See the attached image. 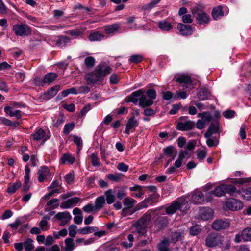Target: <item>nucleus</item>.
<instances>
[{
  "mask_svg": "<svg viewBox=\"0 0 251 251\" xmlns=\"http://www.w3.org/2000/svg\"><path fill=\"white\" fill-rule=\"evenodd\" d=\"M112 70L110 66L104 64L99 65L93 72L88 74L86 80L89 85L94 84L111 73Z\"/></svg>",
  "mask_w": 251,
  "mask_h": 251,
  "instance_id": "1",
  "label": "nucleus"
},
{
  "mask_svg": "<svg viewBox=\"0 0 251 251\" xmlns=\"http://www.w3.org/2000/svg\"><path fill=\"white\" fill-rule=\"evenodd\" d=\"M151 219V215L149 211L144 214L134 225L138 233L143 235L146 232L147 226Z\"/></svg>",
  "mask_w": 251,
  "mask_h": 251,
  "instance_id": "2",
  "label": "nucleus"
},
{
  "mask_svg": "<svg viewBox=\"0 0 251 251\" xmlns=\"http://www.w3.org/2000/svg\"><path fill=\"white\" fill-rule=\"evenodd\" d=\"M192 14L196 17L197 23L200 25L207 24L209 18L207 14L198 8H194L192 10Z\"/></svg>",
  "mask_w": 251,
  "mask_h": 251,
  "instance_id": "3",
  "label": "nucleus"
},
{
  "mask_svg": "<svg viewBox=\"0 0 251 251\" xmlns=\"http://www.w3.org/2000/svg\"><path fill=\"white\" fill-rule=\"evenodd\" d=\"M13 31L17 36H27L31 33L30 27L25 24H16L13 26Z\"/></svg>",
  "mask_w": 251,
  "mask_h": 251,
  "instance_id": "4",
  "label": "nucleus"
},
{
  "mask_svg": "<svg viewBox=\"0 0 251 251\" xmlns=\"http://www.w3.org/2000/svg\"><path fill=\"white\" fill-rule=\"evenodd\" d=\"M221 242V237L216 233H210L205 239V245L208 247L217 246Z\"/></svg>",
  "mask_w": 251,
  "mask_h": 251,
  "instance_id": "5",
  "label": "nucleus"
},
{
  "mask_svg": "<svg viewBox=\"0 0 251 251\" xmlns=\"http://www.w3.org/2000/svg\"><path fill=\"white\" fill-rule=\"evenodd\" d=\"M168 223V219L166 216H158L154 221V226L156 228V232L163 230Z\"/></svg>",
  "mask_w": 251,
  "mask_h": 251,
  "instance_id": "6",
  "label": "nucleus"
},
{
  "mask_svg": "<svg viewBox=\"0 0 251 251\" xmlns=\"http://www.w3.org/2000/svg\"><path fill=\"white\" fill-rule=\"evenodd\" d=\"M226 205L228 209L233 210H239L243 208L242 202L237 199H231L226 202Z\"/></svg>",
  "mask_w": 251,
  "mask_h": 251,
  "instance_id": "7",
  "label": "nucleus"
},
{
  "mask_svg": "<svg viewBox=\"0 0 251 251\" xmlns=\"http://www.w3.org/2000/svg\"><path fill=\"white\" fill-rule=\"evenodd\" d=\"M229 223L227 220L218 219L215 220L212 225V227L216 230L225 229L228 227Z\"/></svg>",
  "mask_w": 251,
  "mask_h": 251,
  "instance_id": "8",
  "label": "nucleus"
},
{
  "mask_svg": "<svg viewBox=\"0 0 251 251\" xmlns=\"http://www.w3.org/2000/svg\"><path fill=\"white\" fill-rule=\"evenodd\" d=\"M219 123L217 120L213 121L204 133L205 138L210 137L213 133H219Z\"/></svg>",
  "mask_w": 251,
  "mask_h": 251,
  "instance_id": "9",
  "label": "nucleus"
},
{
  "mask_svg": "<svg viewBox=\"0 0 251 251\" xmlns=\"http://www.w3.org/2000/svg\"><path fill=\"white\" fill-rule=\"evenodd\" d=\"M195 123L193 121L188 120L185 122H178L176 128L180 131L191 130L194 127Z\"/></svg>",
  "mask_w": 251,
  "mask_h": 251,
  "instance_id": "10",
  "label": "nucleus"
},
{
  "mask_svg": "<svg viewBox=\"0 0 251 251\" xmlns=\"http://www.w3.org/2000/svg\"><path fill=\"white\" fill-rule=\"evenodd\" d=\"M138 122L134 116L131 117L127 121L125 133L129 134L130 131H134L135 128L138 126Z\"/></svg>",
  "mask_w": 251,
  "mask_h": 251,
  "instance_id": "11",
  "label": "nucleus"
},
{
  "mask_svg": "<svg viewBox=\"0 0 251 251\" xmlns=\"http://www.w3.org/2000/svg\"><path fill=\"white\" fill-rule=\"evenodd\" d=\"M180 33L183 36H190L192 34L193 31L192 26L179 23L177 27Z\"/></svg>",
  "mask_w": 251,
  "mask_h": 251,
  "instance_id": "12",
  "label": "nucleus"
},
{
  "mask_svg": "<svg viewBox=\"0 0 251 251\" xmlns=\"http://www.w3.org/2000/svg\"><path fill=\"white\" fill-rule=\"evenodd\" d=\"M145 90L143 89L133 92L130 95L126 98L127 102H132L136 104L139 101L138 97H140L142 94H144Z\"/></svg>",
  "mask_w": 251,
  "mask_h": 251,
  "instance_id": "13",
  "label": "nucleus"
},
{
  "mask_svg": "<svg viewBox=\"0 0 251 251\" xmlns=\"http://www.w3.org/2000/svg\"><path fill=\"white\" fill-rule=\"evenodd\" d=\"M183 234V232L181 231L170 230L169 233L171 239L170 242L175 243L177 241L181 240L184 237Z\"/></svg>",
  "mask_w": 251,
  "mask_h": 251,
  "instance_id": "14",
  "label": "nucleus"
},
{
  "mask_svg": "<svg viewBox=\"0 0 251 251\" xmlns=\"http://www.w3.org/2000/svg\"><path fill=\"white\" fill-rule=\"evenodd\" d=\"M80 200V199L79 198L76 197L69 199L66 201L62 202L60 206L62 209L70 208L78 203Z\"/></svg>",
  "mask_w": 251,
  "mask_h": 251,
  "instance_id": "15",
  "label": "nucleus"
},
{
  "mask_svg": "<svg viewBox=\"0 0 251 251\" xmlns=\"http://www.w3.org/2000/svg\"><path fill=\"white\" fill-rule=\"evenodd\" d=\"M213 214V210L209 207L202 208L200 210L199 216L203 220H208L212 217Z\"/></svg>",
  "mask_w": 251,
  "mask_h": 251,
  "instance_id": "16",
  "label": "nucleus"
},
{
  "mask_svg": "<svg viewBox=\"0 0 251 251\" xmlns=\"http://www.w3.org/2000/svg\"><path fill=\"white\" fill-rule=\"evenodd\" d=\"M182 204H180L178 201H174L166 208L165 212L167 214L172 215L174 214L177 210H181Z\"/></svg>",
  "mask_w": 251,
  "mask_h": 251,
  "instance_id": "17",
  "label": "nucleus"
},
{
  "mask_svg": "<svg viewBox=\"0 0 251 251\" xmlns=\"http://www.w3.org/2000/svg\"><path fill=\"white\" fill-rule=\"evenodd\" d=\"M147 97L144 94L140 96L139 98V105L141 107L143 108L149 107L153 104V101H152L151 99H150L149 98L147 99Z\"/></svg>",
  "mask_w": 251,
  "mask_h": 251,
  "instance_id": "18",
  "label": "nucleus"
},
{
  "mask_svg": "<svg viewBox=\"0 0 251 251\" xmlns=\"http://www.w3.org/2000/svg\"><path fill=\"white\" fill-rule=\"evenodd\" d=\"M120 27V24L116 23L108 25H106L103 27L104 32L107 34H112L115 33L118 31Z\"/></svg>",
  "mask_w": 251,
  "mask_h": 251,
  "instance_id": "19",
  "label": "nucleus"
},
{
  "mask_svg": "<svg viewBox=\"0 0 251 251\" xmlns=\"http://www.w3.org/2000/svg\"><path fill=\"white\" fill-rule=\"evenodd\" d=\"M191 201L195 204L201 203L204 201L203 193L201 191L196 192L192 194Z\"/></svg>",
  "mask_w": 251,
  "mask_h": 251,
  "instance_id": "20",
  "label": "nucleus"
},
{
  "mask_svg": "<svg viewBox=\"0 0 251 251\" xmlns=\"http://www.w3.org/2000/svg\"><path fill=\"white\" fill-rule=\"evenodd\" d=\"M50 173V170L46 166H42L40 170L38 171L39 175L38 181L39 182H43L45 177Z\"/></svg>",
  "mask_w": 251,
  "mask_h": 251,
  "instance_id": "21",
  "label": "nucleus"
},
{
  "mask_svg": "<svg viewBox=\"0 0 251 251\" xmlns=\"http://www.w3.org/2000/svg\"><path fill=\"white\" fill-rule=\"evenodd\" d=\"M170 241L167 238H164L158 245L157 249L158 251H169V245Z\"/></svg>",
  "mask_w": 251,
  "mask_h": 251,
  "instance_id": "22",
  "label": "nucleus"
},
{
  "mask_svg": "<svg viewBox=\"0 0 251 251\" xmlns=\"http://www.w3.org/2000/svg\"><path fill=\"white\" fill-rule=\"evenodd\" d=\"M105 203V199L104 196H100L96 198L95 201V208L96 212L101 209Z\"/></svg>",
  "mask_w": 251,
  "mask_h": 251,
  "instance_id": "23",
  "label": "nucleus"
},
{
  "mask_svg": "<svg viewBox=\"0 0 251 251\" xmlns=\"http://www.w3.org/2000/svg\"><path fill=\"white\" fill-rule=\"evenodd\" d=\"M12 109V107L10 106H5L4 109V112L10 116L15 117L17 119L21 118V111L19 110L13 111Z\"/></svg>",
  "mask_w": 251,
  "mask_h": 251,
  "instance_id": "24",
  "label": "nucleus"
},
{
  "mask_svg": "<svg viewBox=\"0 0 251 251\" xmlns=\"http://www.w3.org/2000/svg\"><path fill=\"white\" fill-rule=\"evenodd\" d=\"M60 85H57L52 87L44 94V98L47 99H50L54 97L60 89Z\"/></svg>",
  "mask_w": 251,
  "mask_h": 251,
  "instance_id": "25",
  "label": "nucleus"
},
{
  "mask_svg": "<svg viewBox=\"0 0 251 251\" xmlns=\"http://www.w3.org/2000/svg\"><path fill=\"white\" fill-rule=\"evenodd\" d=\"M106 197L105 201L108 204H111L115 201V196L113 189H109L104 192Z\"/></svg>",
  "mask_w": 251,
  "mask_h": 251,
  "instance_id": "26",
  "label": "nucleus"
},
{
  "mask_svg": "<svg viewBox=\"0 0 251 251\" xmlns=\"http://www.w3.org/2000/svg\"><path fill=\"white\" fill-rule=\"evenodd\" d=\"M176 78V81L179 83H184L189 85H191L192 82L190 76L188 75H180Z\"/></svg>",
  "mask_w": 251,
  "mask_h": 251,
  "instance_id": "27",
  "label": "nucleus"
},
{
  "mask_svg": "<svg viewBox=\"0 0 251 251\" xmlns=\"http://www.w3.org/2000/svg\"><path fill=\"white\" fill-rule=\"evenodd\" d=\"M65 251H72L75 248L74 240L71 238H67L65 240Z\"/></svg>",
  "mask_w": 251,
  "mask_h": 251,
  "instance_id": "28",
  "label": "nucleus"
},
{
  "mask_svg": "<svg viewBox=\"0 0 251 251\" xmlns=\"http://www.w3.org/2000/svg\"><path fill=\"white\" fill-rule=\"evenodd\" d=\"M71 39L67 36H60L56 41V45L58 47H65L68 43H69Z\"/></svg>",
  "mask_w": 251,
  "mask_h": 251,
  "instance_id": "29",
  "label": "nucleus"
},
{
  "mask_svg": "<svg viewBox=\"0 0 251 251\" xmlns=\"http://www.w3.org/2000/svg\"><path fill=\"white\" fill-rule=\"evenodd\" d=\"M32 135L34 140L36 141L44 139V141H45L48 139V137L45 138V132L41 128L37 130Z\"/></svg>",
  "mask_w": 251,
  "mask_h": 251,
  "instance_id": "30",
  "label": "nucleus"
},
{
  "mask_svg": "<svg viewBox=\"0 0 251 251\" xmlns=\"http://www.w3.org/2000/svg\"><path fill=\"white\" fill-rule=\"evenodd\" d=\"M157 25L159 28L163 31H168L172 28L171 23L165 20L159 21Z\"/></svg>",
  "mask_w": 251,
  "mask_h": 251,
  "instance_id": "31",
  "label": "nucleus"
},
{
  "mask_svg": "<svg viewBox=\"0 0 251 251\" xmlns=\"http://www.w3.org/2000/svg\"><path fill=\"white\" fill-rule=\"evenodd\" d=\"M56 74L53 73H47L44 77V81L45 84H50L54 81L57 78Z\"/></svg>",
  "mask_w": 251,
  "mask_h": 251,
  "instance_id": "32",
  "label": "nucleus"
},
{
  "mask_svg": "<svg viewBox=\"0 0 251 251\" xmlns=\"http://www.w3.org/2000/svg\"><path fill=\"white\" fill-rule=\"evenodd\" d=\"M242 239L244 241H251V227L246 228L242 230Z\"/></svg>",
  "mask_w": 251,
  "mask_h": 251,
  "instance_id": "33",
  "label": "nucleus"
},
{
  "mask_svg": "<svg viewBox=\"0 0 251 251\" xmlns=\"http://www.w3.org/2000/svg\"><path fill=\"white\" fill-rule=\"evenodd\" d=\"M114 194L116 195L117 198L121 200L126 195L125 189L123 188L115 187L113 189Z\"/></svg>",
  "mask_w": 251,
  "mask_h": 251,
  "instance_id": "34",
  "label": "nucleus"
},
{
  "mask_svg": "<svg viewBox=\"0 0 251 251\" xmlns=\"http://www.w3.org/2000/svg\"><path fill=\"white\" fill-rule=\"evenodd\" d=\"M98 230V228L96 226H86L83 228H80L78 230V232L79 233L82 234H87L91 233L94 231H96Z\"/></svg>",
  "mask_w": 251,
  "mask_h": 251,
  "instance_id": "35",
  "label": "nucleus"
},
{
  "mask_svg": "<svg viewBox=\"0 0 251 251\" xmlns=\"http://www.w3.org/2000/svg\"><path fill=\"white\" fill-rule=\"evenodd\" d=\"M213 194L217 197L224 196L226 193L225 191V184H221L216 187L213 191Z\"/></svg>",
  "mask_w": 251,
  "mask_h": 251,
  "instance_id": "36",
  "label": "nucleus"
},
{
  "mask_svg": "<svg viewBox=\"0 0 251 251\" xmlns=\"http://www.w3.org/2000/svg\"><path fill=\"white\" fill-rule=\"evenodd\" d=\"M136 203V201L133 198L127 197L123 201V204L125 207L129 208H132L134 204Z\"/></svg>",
  "mask_w": 251,
  "mask_h": 251,
  "instance_id": "37",
  "label": "nucleus"
},
{
  "mask_svg": "<svg viewBox=\"0 0 251 251\" xmlns=\"http://www.w3.org/2000/svg\"><path fill=\"white\" fill-rule=\"evenodd\" d=\"M212 17L214 19L217 20L220 17L223 16V12L222 11V7L219 6L216 8H214L212 12Z\"/></svg>",
  "mask_w": 251,
  "mask_h": 251,
  "instance_id": "38",
  "label": "nucleus"
},
{
  "mask_svg": "<svg viewBox=\"0 0 251 251\" xmlns=\"http://www.w3.org/2000/svg\"><path fill=\"white\" fill-rule=\"evenodd\" d=\"M225 191L226 193H228L230 196H234V193L235 192L240 193V191H237L236 187L232 184H225Z\"/></svg>",
  "mask_w": 251,
  "mask_h": 251,
  "instance_id": "39",
  "label": "nucleus"
},
{
  "mask_svg": "<svg viewBox=\"0 0 251 251\" xmlns=\"http://www.w3.org/2000/svg\"><path fill=\"white\" fill-rule=\"evenodd\" d=\"M21 186V183L19 181H17L14 183H10L7 189V192L9 193H14L17 189H18Z\"/></svg>",
  "mask_w": 251,
  "mask_h": 251,
  "instance_id": "40",
  "label": "nucleus"
},
{
  "mask_svg": "<svg viewBox=\"0 0 251 251\" xmlns=\"http://www.w3.org/2000/svg\"><path fill=\"white\" fill-rule=\"evenodd\" d=\"M208 94V89L206 88H202L198 93V98L201 100H204L207 99Z\"/></svg>",
  "mask_w": 251,
  "mask_h": 251,
  "instance_id": "41",
  "label": "nucleus"
},
{
  "mask_svg": "<svg viewBox=\"0 0 251 251\" xmlns=\"http://www.w3.org/2000/svg\"><path fill=\"white\" fill-rule=\"evenodd\" d=\"M55 217L59 220H71L72 218V216L70 214V213L68 211H65L64 212H58L57 213Z\"/></svg>",
  "mask_w": 251,
  "mask_h": 251,
  "instance_id": "42",
  "label": "nucleus"
},
{
  "mask_svg": "<svg viewBox=\"0 0 251 251\" xmlns=\"http://www.w3.org/2000/svg\"><path fill=\"white\" fill-rule=\"evenodd\" d=\"M73 138L74 143L76 145L77 149L78 151H79L82 148L83 141L82 139L80 137L76 135H72Z\"/></svg>",
  "mask_w": 251,
  "mask_h": 251,
  "instance_id": "43",
  "label": "nucleus"
},
{
  "mask_svg": "<svg viewBox=\"0 0 251 251\" xmlns=\"http://www.w3.org/2000/svg\"><path fill=\"white\" fill-rule=\"evenodd\" d=\"M104 37V35L100 32H96L91 34L89 36V39L91 41H100Z\"/></svg>",
  "mask_w": 251,
  "mask_h": 251,
  "instance_id": "44",
  "label": "nucleus"
},
{
  "mask_svg": "<svg viewBox=\"0 0 251 251\" xmlns=\"http://www.w3.org/2000/svg\"><path fill=\"white\" fill-rule=\"evenodd\" d=\"M33 241L31 238H27L23 243L24 246L26 251H31L32 250L34 246L33 244Z\"/></svg>",
  "mask_w": 251,
  "mask_h": 251,
  "instance_id": "45",
  "label": "nucleus"
},
{
  "mask_svg": "<svg viewBox=\"0 0 251 251\" xmlns=\"http://www.w3.org/2000/svg\"><path fill=\"white\" fill-rule=\"evenodd\" d=\"M161 0H152L150 3L142 6V9L150 10L154 8Z\"/></svg>",
  "mask_w": 251,
  "mask_h": 251,
  "instance_id": "46",
  "label": "nucleus"
},
{
  "mask_svg": "<svg viewBox=\"0 0 251 251\" xmlns=\"http://www.w3.org/2000/svg\"><path fill=\"white\" fill-rule=\"evenodd\" d=\"M62 163L65 164L67 162L73 164L75 161V158L71 155L68 154H64L61 158Z\"/></svg>",
  "mask_w": 251,
  "mask_h": 251,
  "instance_id": "47",
  "label": "nucleus"
},
{
  "mask_svg": "<svg viewBox=\"0 0 251 251\" xmlns=\"http://www.w3.org/2000/svg\"><path fill=\"white\" fill-rule=\"evenodd\" d=\"M95 59L93 57L89 56L86 57L84 60V63L87 68H92L94 66Z\"/></svg>",
  "mask_w": 251,
  "mask_h": 251,
  "instance_id": "48",
  "label": "nucleus"
},
{
  "mask_svg": "<svg viewBox=\"0 0 251 251\" xmlns=\"http://www.w3.org/2000/svg\"><path fill=\"white\" fill-rule=\"evenodd\" d=\"M34 251H60V249L57 245H54L51 248L47 249L44 247L40 246Z\"/></svg>",
  "mask_w": 251,
  "mask_h": 251,
  "instance_id": "49",
  "label": "nucleus"
},
{
  "mask_svg": "<svg viewBox=\"0 0 251 251\" xmlns=\"http://www.w3.org/2000/svg\"><path fill=\"white\" fill-rule=\"evenodd\" d=\"M152 202L153 201H151V199L149 196L142 202L139 203L138 204V206L139 207V209L146 208L149 204H151Z\"/></svg>",
  "mask_w": 251,
  "mask_h": 251,
  "instance_id": "50",
  "label": "nucleus"
},
{
  "mask_svg": "<svg viewBox=\"0 0 251 251\" xmlns=\"http://www.w3.org/2000/svg\"><path fill=\"white\" fill-rule=\"evenodd\" d=\"M75 127V124L74 122L66 124L64 126L63 129V133L65 135H68Z\"/></svg>",
  "mask_w": 251,
  "mask_h": 251,
  "instance_id": "51",
  "label": "nucleus"
},
{
  "mask_svg": "<svg viewBox=\"0 0 251 251\" xmlns=\"http://www.w3.org/2000/svg\"><path fill=\"white\" fill-rule=\"evenodd\" d=\"M143 57L141 55H133L130 56L129 61L134 63H139L143 61Z\"/></svg>",
  "mask_w": 251,
  "mask_h": 251,
  "instance_id": "52",
  "label": "nucleus"
},
{
  "mask_svg": "<svg viewBox=\"0 0 251 251\" xmlns=\"http://www.w3.org/2000/svg\"><path fill=\"white\" fill-rule=\"evenodd\" d=\"M91 163L93 166H100V162L97 155L95 153H92L91 155Z\"/></svg>",
  "mask_w": 251,
  "mask_h": 251,
  "instance_id": "53",
  "label": "nucleus"
},
{
  "mask_svg": "<svg viewBox=\"0 0 251 251\" xmlns=\"http://www.w3.org/2000/svg\"><path fill=\"white\" fill-rule=\"evenodd\" d=\"M175 151V149L173 146H168L163 149L164 153L167 156H172L174 155V152Z\"/></svg>",
  "mask_w": 251,
  "mask_h": 251,
  "instance_id": "54",
  "label": "nucleus"
},
{
  "mask_svg": "<svg viewBox=\"0 0 251 251\" xmlns=\"http://www.w3.org/2000/svg\"><path fill=\"white\" fill-rule=\"evenodd\" d=\"M58 201V199L56 198L52 199L47 202V205L48 206H51V208L54 209L59 206V204L57 203Z\"/></svg>",
  "mask_w": 251,
  "mask_h": 251,
  "instance_id": "55",
  "label": "nucleus"
},
{
  "mask_svg": "<svg viewBox=\"0 0 251 251\" xmlns=\"http://www.w3.org/2000/svg\"><path fill=\"white\" fill-rule=\"evenodd\" d=\"M146 95L150 99H151L152 101L156 98V92L153 89H150L148 90L146 92Z\"/></svg>",
  "mask_w": 251,
  "mask_h": 251,
  "instance_id": "56",
  "label": "nucleus"
},
{
  "mask_svg": "<svg viewBox=\"0 0 251 251\" xmlns=\"http://www.w3.org/2000/svg\"><path fill=\"white\" fill-rule=\"evenodd\" d=\"M201 228L198 226H195L190 229V233L193 236L198 235L201 232Z\"/></svg>",
  "mask_w": 251,
  "mask_h": 251,
  "instance_id": "57",
  "label": "nucleus"
},
{
  "mask_svg": "<svg viewBox=\"0 0 251 251\" xmlns=\"http://www.w3.org/2000/svg\"><path fill=\"white\" fill-rule=\"evenodd\" d=\"M77 226L75 225H71L69 227V235L71 237H75L76 234V230Z\"/></svg>",
  "mask_w": 251,
  "mask_h": 251,
  "instance_id": "58",
  "label": "nucleus"
},
{
  "mask_svg": "<svg viewBox=\"0 0 251 251\" xmlns=\"http://www.w3.org/2000/svg\"><path fill=\"white\" fill-rule=\"evenodd\" d=\"M67 33L73 37H76L81 35L83 34V31L80 29L71 30H69Z\"/></svg>",
  "mask_w": 251,
  "mask_h": 251,
  "instance_id": "59",
  "label": "nucleus"
},
{
  "mask_svg": "<svg viewBox=\"0 0 251 251\" xmlns=\"http://www.w3.org/2000/svg\"><path fill=\"white\" fill-rule=\"evenodd\" d=\"M187 97V94L185 91H177L176 92L175 95L173 97L175 100H176L178 98L186 99Z\"/></svg>",
  "mask_w": 251,
  "mask_h": 251,
  "instance_id": "60",
  "label": "nucleus"
},
{
  "mask_svg": "<svg viewBox=\"0 0 251 251\" xmlns=\"http://www.w3.org/2000/svg\"><path fill=\"white\" fill-rule=\"evenodd\" d=\"M207 140L206 141L207 145L209 147H212L213 146H217L219 143V140L217 138H214V140L210 138V137L207 138Z\"/></svg>",
  "mask_w": 251,
  "mask_h": 251,
  "instance_id": "61",
  "label": "nucleus"
},
{
  "mask_svg": "<svg viewBox=\"0 0 251 251\" xmlns=\"http://www.w3.org/2000/svg\"><path fill=\"white\" fill-rule=\"evenodd\" d=\"M30 170L28 165H26L25 167V182L24 183H29L30 177Z\"/></svg>",
  "mask_w": 251,
  "mask_h": 251,
  "instance_id": "62",
  "label": "nucleus"
},
{
  "mask_svg": "<svg viewBox=\"0 0 251 251\" xmlns=\"http://www.w3.org/2000/svg\"><path fill=\"white\" fill-rule=\"evenodd\" d=\"M107 177L109 180H110L112 181H115V182H118L121 179V177L119 176V175L113 174H108L107 175Z\"/></svg>",
  "mask_w": 251,
  "mask_h": 251,
  "instance_id": "63",
  "label": "nucleus"
},
{
  "mask_svg": "<svg viewBox=\"0 0 251 251\" xmlns=\"http://www.w3.org/2000/svg\"><path fill=\"white\" fill-rule=\"evenodd\" d=\"M83 210L86 213H90L92 211H95V208L94 205L92 203H89L86 205L84 206L83 208Z\"/></svg>",
  "mask_w": 251,
  "mask_h": 251,
  "instance_id": "64",
  "label": "nucleus"
}]
</instances>
